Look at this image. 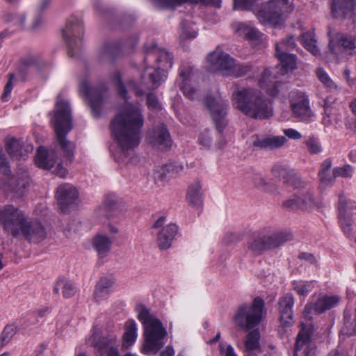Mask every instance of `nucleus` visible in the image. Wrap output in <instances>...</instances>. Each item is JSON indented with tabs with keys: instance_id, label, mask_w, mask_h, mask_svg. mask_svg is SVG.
I'll use <instances>...</instances> for the list:
<instances>
[{
	"instance_id": "nucleus-22",
	"label": "nucleus",
	"mask_w": 356,
	"mask_h": 356,
	"mask_svg": "<svg viewBox=\"0 0 356 356\" xmlns=\"http://www.w3.org/2000/svg\"><path fill=\"white\" fill-rule=\"evenodd\" d=\"M355 0H333L332 15L334 18H350L355 15Z\"/></svg>"
},
{
	"instance_id": "nucleus-23",
	"label": "nucleus",
	"mask_w": 356,
	"mask_h": 356,
	"mask_svg": "<svg viewBox=\"0 0 356 356\" xmlns=\"http://www.w3.org/2000/svg\"><path fill=\"white\" fill-rule=\"evenodd\" d=\"M339 298L337 296H323L319 298L316 302L307 304L305 308V312L309 314L312 309L317 313H323L337 306Z\"/></svg>"
},
{
	"instance_id": "nucleus-11",
	"label": "nucleus",
	"mask_w": 356,
	"mask_h": 356,
	"mask_svg": "<svg viewBox=\"0 0 356 356\" xmlns=\"http://www.w3.org/2000/svg\"><path fill=\"white\" fill-rule=\"evenodd\" d=\"M166 77L165 71L160 68L154 69L147 67L141 76L140 86L131 81L129 87H132L136 96L141 97L145 94V90H152L157 88Z\"/></svg>"
},
{
	"instance_id": "nucleus-43",
	"label": "nucleus",
	"mask_w": 356,
	"mask_h": 356,
	"mask_svg": "<svg viewBox=\"0 0 356 356\" xmlns=\"http://www.w3.org/2000/svg\"><path fill=\"white\" fill-rule=\"evenodd\" d=\"M252 70V65L248 63H242L236 64L234 62V66L232 68L229 75L234 77H241L248 74Z\"/></svg>"
},
{
	"instance_id": "nucleus-28",
	"label": "nucleus",
	"mask_w": 356,
	"mask_h": 356,
	"mask_svg": "<svg viewBox=\"0 0 356 356\" xmlns=\"http://www.w3.org/2000/svg\"><path fill=\"white\" fill-rule=\"evenodd\" d=\"M112 240L106 234H96L92 241L93 248L100 258L105 257L111 249Z\"/></svg>"
},
{
	"instance_id": "nucleus-48",
	"label": "nucleus",
	"mask_w": 356,
	"mask_h": 356,
	"mask_svg": "<svg viewBox=\"0 0 356 356\" xmlns=\"http://www.w3.org/2000/svg\"><path fill=\"white\" fill-rule=\"evenodd\" d=\"M199 143L204 148L209 149L213 144V137L209 129H204L199 135Z\"/></svg>"
},
{
	"instance_id": "nucleus-33",
	"label": "nucleus",
	"mask_w": 356,
	"mask_h": 356,
	"mask_svg": "<svg viewBox=\"0 0 356 356\" xmlns=\"http://www.w3.org/2000/svg\"><path fill=\"white\" fill-rule=\"evenodd\" d=\"M97 336L93 334L88 341L90 346L97 348L99 351L103 352L107 348L110 353V348L113 346L117 340L115 335H108L106 337H99L98 341H96Z\"/></svg>"
},
{
	"instance_id": "nucleus-5",
	"label": "nucleus",
	"mask_w": 356,
	"mask_h": 356,
	"mask_svg": "<svg viewBox=\"0 0 356 356\" xmlns=\"http://www.w3.org/2000/svg\"><path fill=\"white\" fill-rule=\"evenodd\" d=\"M51 122L56 140L65 156L68 157L71 162L75 146L72 142L66 138L68 133L73 129L71 108L67 102L57 101Z\"/></svg>"
},
{
	"instance_id": "nucleus-18",
	"label": "nucleus",
	"mask_w": 356,
	"mask_h": 356,
	"mask_svg": "<svg viewBox=\"0 0 356 356\" xmlns=\"http://www.w3.org/2000/svg\"><path fill=\"white\" fill-rule=\"evenodd\" d=\"M207 59L213 69L221 72H226L227 74L229 75L234 66V58L228 54L217 49L209 54Z\"/></svg>"
},
{
	"instance_id": "nucleus-10",
	"label": "nucleus",
	"mask_w": 356,
	"mask_h": 356,
	"mask_svg": "<svg viewBox=\"0 0 356 356\" xmlns=\"http://www.w3.org/2000/svg\"><path fill=\"white\" fill-rule=\"evenodd\" d=\"M79 92L88 101L92 115L98 118L108 97V90L104 86L91 87L86 80L80 83Z\"/></svg>"
},
{
	"instance_id": "nucleus-52",
	"label": "nucleus",
	"mask_w": 356,
	"mask_h": 356,
	"mask_svg": "<svg viewBox=\"0 0 356 356\" xmlns=\"http://www.w3.org/2000/svg\"><path fill=\"white\" fill-rule=\"evenodd\" d=\"M353 169L350 165H346L342 167H337L333 169L334 177H342L349 178L353 175Z\"/></svg>"
},
{
	"instance_id": "nucleus-49",
	"label": "nucleus",
	"mask_w": 356,
	"mask_h": 356,
	"mask_svg": "<svg viewBox=\"0 0 356 356\" xmlns=\"http://www.w3.org/2000/svg\"><path fill=\"white\" fill-rule=\"evenodd\" d=\"M305 145L308 152L311 154H316L322 152V147L318 140L314 137H309L305 141Z\"/></svg>"
},
{
	"instance_id": "nucleus-36",
	"label": "nucleus",
	"mask_w": 356,
	"mask_h": 356,
	"mask_svg": "<svg viewBox=\"0 0 356 356\" xmlns=\"http://www.w3.org/2000/svg\"><path fill=\"white\" fill-rule=\"evenodd\" d=\"M282 179L284 184L294 188H303L306 185L293 170H283Z\"/></svg>"
},
{
	"instance_id": "nucleus-31",
	"label": "nucleus",
	"mask_w": 356,
	"mask_h": 356,
	"mask_svg": "<svg viewBox=\"0 0 356 356\" xmlns=\"http://www.w3.org/2000/svg\"><path fill=\"white\" fill-rule=\"evenodd\" d=\"M234 29L238 35L252 42H258L262 37V33L258 29L243 23L236 24Z\"/></svg>"
},
{
	"instance_id": "nucleus-24",
	"label": "nucleus",
	"mask_w": 356,
	"mask_h": 356,
	"mask_svg": "<svg viewBox=\"0 0 356 356\" xmlns=\"http://www.w3.org/2000/svg\"><path fill=\"white\" fill-rule=\"evenodd\" d=\"M147 56L145 58L146 61L149 57H153L157 63H161L163 67L171 68L172 66V56L164 49L159 47L153 44L150 47H146Z\"/></svg>"
},
{
	"instance_id": "nucleus-47",
	"label": "nucleus",
	"mask_w": 356,
	"mask_h": 356,
	"mask_svg": "<svg viewBox=\"0 0 356 356\" xmlns=\"http://www.w3.org/2000/svg\"><path fill=\"white\" fill-rule=\"evenodd\" d=\"M248 248L255 255H259L264 252V246L261 245L258 234L250 240L248 243Z\"/></svg>"
},
{
	"instance_id": "nucleus-57",
	"label": "nucleus",
	"mask_w": 356,
	"mask_h": 356,
	"mask_svg": "<svg viewBox=\"0 0 356 356\" xmlns=\"http://www.w3.org/2000/svg\"><path fill=\"white\" fill-rule=\"evenodd\" d=\"M35 165L41 168L44 169V147L40 146L37 150L35 157Z\"/></svg>"
},
{
	"instance_id": "nucleus-64",
	"label": "nucleus",
	"mask_w": 356,
	"mask_h": 356,
	"mask_svg": "<svg viewBox=\"0 0 356 356\" xmlns=\"http://www.w3.org/2000/svg\"><path fill=\"white\" fill-rule=\"evenodd\" d=\"M51 173L60 178L65 179L68 175V170L64 168L60 163H58L56 167L52 170Z\"/></svg>"
},
{
	"instance_id": "nucleus-35",
	"label": "nucleus",
	"mask_w": 356,
	"mask_h": 356,
	"mask_svg": "<svg viewBox=\"0 0 356 356\" xmlns=\"http://www.w3.org/2000/svg\"><path fill=\"white\" fill-rule=\"evenodd\" d=\"M202 186L199 181L189 186L187 192L186 199L193 207H199L202 204V193L201 191Z\"/></svg>"
},
{
	"instance_id": "nucleus-16",
	"label": "nucleus",
	"mask_w": 356,
	"mask_h": 356,
	"mask_svg": "<svg viewBox=\"0 0 356 356\" xmlns=\"http://www.w3.org/2000/svg\"><path fill=\"white\" fill-rule=\"evenodd\" d=\"M258 235L264 251L278 248L293 239V234L290 232H279L270 234L264 230L259 232Z\"/></svg>"
},
{
	"instance_id": "nucleus-45",
	"label": "nucleus",
	"mask_w": 356,
	"mask_h": 356,
	"mask_svg": "<svg viewBox=\"0 0 356 356\" xmlns=\"http://www.w3.org/2000/svg\"><path fill=\"white\" fill-rule=\"evenodd\" d=\"M16 334V327L13 325H6L0 335V346L3 347L10 342Z\"/></svg>"
},
{
	"instance_id": "nucleus-63",
	"label": "nucleus",
	"mask_w": 356,
	"mask_h": 356,
	"mask_svg": "<svg viewBox=\"0 0 356 356\" xmlns=\"http://www.w3.org/2000/svg\"><path fill=\"white\" fill-rule=\"evenodd\" d=\"M321 183L325 186L332 185L334 181V175H331L330 172L325 173L318 174Z\"/></svg>"
},
{
	"instance_id": "nucleus-60",
	"label": "nucleus",
	"mask_w": 356,
	"mask_h": 356,
	"mask_svg": "<svg viewBox=\"0 0 356 356\" xmlns=\"http://www.w3.org/2000/svg\"><path fill=\"white\" fill-rule=\"evenodd\" d=\"M56 163V156L53 151L46 149V170H51Z\"/></svg>"
},
{
	"instance_id": "nucleus-26",
	"label": "nucleus",
	"mask_w": 356,
	"mask_h": 356,
	"mask_svg": "<svg viewBox=\"0 0 356 356\" xmlns=\"http://www.w3.org/2000/svg\"><path fill=\"white\" fill-rule=\"evenodd\" d=\"M178 227L175 224H169L165 226L158 234L157 244L160 249L167 250L172 244L175 235L177 233Z\"/></svg>"
},
{
	"instance_id": "nucleus-6",
	"label": "nucleus",
	"mask_w": 356,
	"mask_h": 356,
	"mask_svg": "<svg viewBox=\"0 0 356 356\" xmlns=\"http://www.w3.org/2000/svg\"><path fill=\"white\" fill-rule=\"evenodd\" d=\"M264 300L257 296L251 305H241L234 316L235 324L241 329L251 330L261 322L264 313Z\"/></svg>"
},
{
	"instance_id": "nucleus-37",
	"label": "nucleus",
	"mask_w": 356,
	"mask_h": 356,
	"mask_svg": "<svg viewBox=\"0 0 356 356\" xmlns=\"http://www.w3.org/2000/svg\"><path fill=\"white\" fill-rule=\"evenodd\" d=\"M317 40L312 31H307L301 35V43L307 50L310 51L314 56L320 54L319 49L316 45Z\"/></svg>"
},
{
	"instance_id": "nucleus-1",
	"label": "nucleus",
	"mask_w": 356,
	"mask_h": 356,
	"mask_svg": "<svg viewBox=\"0 0 356 356\" xmlns=\"http://www.w3.org/2000/svg\"><path fill=\"white\" fill-rule=\"evenodd\" d=\"M143 124L140 109L131 104L123 106L111 121V133L124 153L138 146Z\"/></svg>"
},
{
	"instance_id": "nucleus-19",
	"label": "nucleus",
	"mask_w": 356,
	"mask_h": 356,
	"mask_svg": "<svg viewBox=\"0 0 356 356\" xmlns=\"http://www.w3.org/2000/svg\"><path fill=\"white\" fill-rule=\"evenodd\" d=\"M291 107L296 117L307 118L312 115L309 99L302 92H295L291 96Z\"/></svg>"
},
{
	"instance_id": "nucleus-32",
	"label": "nucleus",
	"mask_w": 356,
	"mask_h": 356,
	"mask_svg": "<svg viewBox=\"0 0 356 356\" xmlns=\"http://www.w3.org/2000/svg\"><path fill=\"white\" fill-rule=\"evenodd\" d=\"M60 289H62V294L65 298H70L74 296L76 292L74 284L65 277L59 278L56 282L54 286V293L58 294Z\"/></svg>"
},
{
	"instance_id": "nucleus-38",
	"label": "nucleus",
	"mask_w": 356,
	"mask_h": 356,
	"mask_svg": "<svg viewBox=\"0 0 356 356\" xmlns=\"http://www.w3.org/2000/svg\"><path fill=\"white\" fill-rule=\"evenodd\" d=\"M254 185L260 190L269 193H278V188L276 185L270 181H268L261 175H255L253 178Z\"/></svg>"
},
{
	"instance_id": "nucleus-50",
	"label": "nucleus",
	"mask_w": 356,
	"mask_h": 356,
	"mask_svg": "<svg viewBox=\"0 0 356 356\" xmlns=\"http://www.w3.org/2000/svg\"><path fill=\"white\" fill-rule=\"evenodd\" d=\"M234 8L255 12V0H234Z\"/></svg>"
},
{
	"instance_id": "nucleus-17",
	"label": "nucleus",
	"mask_w": 356,
	"mask_h": 356,
	"mask_svg": "<svg viewBox=\"0 0 356 356\" xmlns=\"http://www.w3.org/2000/svg\"><path fill=\"white\" fill-rule=\"evenodd\" d=\"M294 298L290 293H286L279 300L280 321L283 327H289L294 323L293 307Z\"/></svg>"
},
{
	"instance_id": "nucleus-12",
	"label": "nucleus",
	"mask_w": 356,
	"mask_h": 356,
	"mask_svg": "<svg viewBox=\"0 0 356 356\" xmlns=\"http://www.w3.org/2000/svg\"><path fill=\"white\" fill-rule=\"evenodd\" d=\"M55 197L63 213H68L70 209L75 208L79 202V193L77 188L69 183H63L58 186L55 193Z\"/></svg>"
},
{
	"instance_id": "nucleus-29",
	"label": "nucleus",
	"mask_w": 356,
	"mask_h": 356,
	"mask_svg": "<svg viewBox=\"0 0 356 356\" xmlns=\"http://www.w3.org/2000/svg\"><path fill=\"white\" fill-rule=\"evenodd\" d=\"M138 39L136 36H133L123 44H120L119 42L106 43L104 45V53L113 56L119 50H124L127 52L130 51L134 49L138 42Z\"/></svg>"
},
{
	"instance_id": "nucleus-27",
	"label": "nucleus",
	"mask_w": 356,
	"mask_h": 356,
	"mask_svg": "<svg viewBox=\"0 0 356 356\" xmlns=\"http://www.w3.org/2000/svg\"><path fill=\"white\" fill-rule=\"evenodd\" d=\"M260 338V332L257 329L250 331L247 334L244 341L245 356L256 355L261 352L259 343Z\"/></svg>"
},
{
	"instance_id": "nucleus-46",
	"label": "nucleus",
	"mask_w": 356,
	"mask_h": 356,
	"mask_svg": "<svg viewBox=\"0 0 356 356\" xmlns=\"http://www.w3.org/2000/svg\"><path fill=\"white\" fill-rule=\"evenodd\" d=\"M338 204H339V206H338L339 215H340V209L342 205L343 206V207L344 209L343 213L345 216H348V213L356 208V206L355 205V203L354 202H353L352 200L347 199L343 195V193H341L339 195Z\"/></svg>"
},
{
	"instance_id": "nucleus-15",
	"label": "nucleus",
	"mask_w": 356,
	"mask_h": 356,
	"mask_svg": "<svg viewBox=\"0 0 356 356\" xmlns=\"http://www.w3.org/2000/svg\"><path fill=\"white\" fill-rule=\"evenodd\" d=\"M312 334V328L302 323L296 337L293 356H314L311 339Z\"/></svg>"
},
{
	"instance_id": "nucleus-40",
	"label": "nucleus",
	"mask_w": 356,
	"mask_h": 356,
	"mask_svg": "<svg viewBox=\"0 0 356 356\" xmlns=\"http://www.w3.org/2000/svg\"><path fill=\"white\" fill-rule=\"evenodd\" d=\"M341 332L343 334L349 336L356 334V309L353 315L345 313L343 326Z\"/></svg>"
},
{
	"instance_id": "nucleus-14",
	"label": "nucleus",
	"mask_w": 356,
	"mask_h": 356,
	"mask_svg": "<svg viewBox=\"0 0 356 356\" xmlns=\"http://www.w3.org/2000/svg\"><path fill=\"white\" fill-rule=\"evenodd\" d=\"M146 139L150 145L159 150H167L172 145L170 132L163 124L149 129L147 132Z\"/></svg>"
},
{
	"instance_id": "nucleus-2",
	"label": "nucleus",
	"mask_w": 356,
	"mask_h": 356,
	"mask_svg": "<svg viewBox=\"0 0 356 356\" xmlns=\"http://www.w3.org/2000/svg\"><path fill=\"white\" fill-rule=\"evenodd\" d=\"M233 106L253 119H268L273 111L269 100L257 89L243 88L232 92Z\"/></svg>"
},
{
	"instance_id": "nucleus-44",
	"label": "nucleus",
	"mask_w": 356,
	"mask_h": 356,
	"mask_svg": "<svg viewBox=\"0 0 356 356\" xmlns=\"http://www.w3.org/2000/svg\"><path fill=\"white\" fill-rule=\"evenodd\" d=\"M296 46L293 35H289L284 38L280 43L276 44V52H287V51L295 49Z\"/></svg>"
},
{
	"instance_id": "nucleus-34",
	"label": "nucleus",
	"mask_w": 356,
	"mask_h": 356,
	"mask_svg": "<svg viewBox=\"0 0 356 356\" xmlns=\"http://www.w3.org/2000/svg\"><path fill=\"white\" fill-rule=\"evenodd\" d=\"M286 141V139L284 136H275L273 138L258 139L253 143V145L254 147H258L261 149H273L282 147Z\"/></svg>"
},
{
	"instance_id": "nucleus-53",
	"label": "nucleus",
	"mask_w": 356,
	"mask_h": 356,
	"mask_svg": "<svg viewBox=\"0 0 356 356\" xmlns=\"http://www.w3.org/2000/svg\"><path fill=\"white\" fill-rule=\"evenodd\" d=\"M146 105L152 110L160 111L162 108L157 97L152 92L147 94Z\"/></svg>"
},
{
	"instance_id": "nucleus-3",
	"label": "nucleus",
	"mask_w": 356,
	"mask_h": 356,
	"mask_svg": "<svg viewBox=\"0 0 356 356\" xmlns=\"http://www.w3.org/2000/svg\"><path fill=\"white\" fill-rule=\"evenodd\" d=\"M0 223L8 234L15 238L22 235L27 240L38 236L42 229L40 223L30 220L22 211L10 204L0 209Z\"/></svg>"
},
{
	"instance_id": "nucleus-21",
	"label": "nucleus",
	"mask_w": 356,
	"mask_h": 356,
	"mask_svg": "<svg viewBox=\"0 0 356 356\" xmlns=\"http://www.w3.org/2000/svg\"><path fill=\"white\" fill-rule=\"evenodd\" d=\"M6 150L13 159H24L28 154L32 152L33 146L31 145H24L22 140L12 138L6 141Z\"/></svg>"
},
{
	"instance_id": "nucleus-54",
	"label": "nucleus",
	"mask_w": 356,
	"mask_h": 356,
	"mask_svg": "<svg viewBox=\"0 0 356 356\" xmlns=\"http://www.w3.org/2000/svg\"><path fill=\"white\" fill-rule=\"evenodd\" d=\"M292 285L293 290L300 296H306L313 289V286L311 283L303 284L295 282Z\"/></svg>"
},
{
	"instance_id": "nucleus-7",
	"label": "nucleus",
	"mask_w": 356,
	"mask_h": 356,
	"mask_svg": "<svg viewBox=\"0 0 356 356\" xmlns=\"http://www.w3.org/2000/svg\"><path fill=\"white\" fill-rule=\"evenodd\" d=\"M205 103L211 113L216 129L218 134V140L215 143V146L218 149H221L227 143L222 132L227 126V120L226 119L228 109L227 101L224 99L220 95H216V96L207 95Z\"/></svg>"
},
{
	"instance_id": "nucleus-42",
	"label": "nucleus",
	"mask_w": 356,
	"mask_h": 356,
	"mask_svg": "<svg viewBox=\"0 0 356 356\" xmlns=\"http://www.w3.org/2000/svg\"><path fill=\"white\" fill-rule=\"evenodd\" d=\"M341 207H343V205ZM344 209L343 207H341L340 209V215H339V221L341 225V227L344 233V234L350 238L352 236V223L353 220L350 217V216H345L343 213Z\"/></svg>"
},
{
	"instance_id": "nucleus-62",
	"label": "nucleus",
	"mask_w": 356,
	"mask_h": 356,
	"mask_svg": "<svg viewBox=\"0 0 356 356\" xmlns=\"http://www.w3.org/2000/svg\"><path fill=\"white\" fill-rule=\"evenodd\" d=\"M40 62V59L38 56H30L22 60V64L27 67H38Z\"/></svg>"
},
{
	"instance_id": "nucleus-30",
	"label": "nucleus",
	"mask_w": 356,
	"mask_h": 356,
	"mask_svg": "<svg viewBox=\"0 0 356 356\" xmlns=\"http://www.w3.org/2000/svg\"><path fill=\"white\" fill-rule=\"evenodd\" d=\"M276 57L280 61V72L282 75L287 74L296 68V56L286 51L276 52Z\"/></svg>"
},
{
	"instance_id": "nucleus-56",
	"label": "nucleus",
	"mask_w": 356,
	"mask_h": 356,
	"mask_svg": "<svg viewBox=\"0 0 356 356\" xmlns=\"http://www.w3.org/2000/svg\"><path fill=\"white\" fill-rule=\"evenodd\" d=\"M81 227V222L73 220L67 224L66 227L64 228V232L67 237H70L71 234L72 232L76 233L79 232Z\"/></svg>"
},
{
	"instance_id": "nucleus-41",
	"label": "nucleus",
	"mask_w": 356,
	"mask_h": 356,
	"mask_svg": "<svg viewBox=\"0 0 356 356\" xmlns=\"http://www.w3.org/2000/svg\"><path fill=\"white\" fill-rule=\"evenodd\" d=\"M337 41L339 47L344 51L350 52L355 49L356 42L352 37L338 33L337 35Z\"/></svg>"
},
{
	"instance_id": "nucleus-59",
	"label": "nucleus",
	"mask_w": 356,
	"mask_h": 356,
	"mask_svg": "<svg viewBox=\"0 0 356 356\" xmlns=\"http://www.w3.org/2000/svg\"><path fill=\"white\" fill-rule=\"evenodd\" d=\"M115 87L118 94L122 96L124 99H127V89L124 86L120 74L118 73L115 77Z\"/></svg>"
},
{
	"instance_id": "nucleus-9",
	"label": "nucleus",
	"mask_w": 356,
	"mask_h": 356,
	"mask_svg": "<svg viewBox=\"0 0 356 356\" xmlns=\"http://www.w3.org/2000/svg\"><path fill=\"white\" fill-rule=\"evenodd\" d=\"M63 37L68 48V55L74 57L82 47L83 26L82 22L75 16H71L66 22L63 31Z\"/></svg>"
},
{
	"instance_id": "nucleus-55",
	"label": "nucleus",
	"mask_w": 356,
	"mask_h": 356,
	"mask_svg": "<svg viewBox=\"0 0 356 356\" xmlns=\"http://www.w3.org/2000/svg\"><path fill=\"white\" fill-rule=\"evenodd\" d=\"M202 0H160L165 7L175 8L184 3L197 4Z\"/></svg>"
},
{
	"instance_id": "nucleus-58",
	"label": "nucleus",
	"mask_w": 356,
	"mask_h": 356,
	"mask_svg": "<svg viewBox=\"0 0 356 356\" xmlns=\"http://www.w3.org/2000/svg\"><path fill=\"white\" fill-rule=\"evenodd\" d=\"M14 79V74H9V80L8 81L7 83L6 84L3 90V92L1 95V98L3 101H7L8 97L10 96L13 88V79Z\"/></svg>"
},
{
	"instance_id": "nucleus-4",
	"label": "nucleus",
	"mask_w": 356,
	"mask_h": 356,
	"mask_svg": "<svg viewBox=\"0 0 356 356\" xmlns=\"http://www.w3.org/2000/svg\"><path fill=\"white\" fill-rule=\"evenodd\" d=\"M138 318L144 327V343L141 349L143 354H156L165 344L167 331L161 321L150 314L144 305L137 307Z\"/></svg>"
},
{
	"instance_id": "nucleus-13",
	"label": "nucleus",
	"mask_w": 356,
	"mask_h": 356,
	"mask_svg": "<svg viewBox=\"0 0 356 356\" xmlns=\"http://www.w3.org/2000/svg\"><path fill=\"white\" fill-rule=\"evenodd\" d=\"M282 206L289 210L311 211L319 208L321 203L314 197L313 193L307 190L296 193L291 198L284 201Z\"/></svg>"
},
{
	"instance_id": "nucleus-8",
	"label": "nucleus",
	"mask_w": 356,
	"mask_h": 356,
	"mask_svg": "<svg viewBox=\"0 0 356 356\" xmlns=\"http://www.w3.org/2000/svg\"><path fill=\"white\" fill-rule=\"evenodd\" d=\"M293 9L290 0H270L257 10L256 15L261 24L276 26L282 24L283 15Z\"/></svg>"
},
{
	"instance_id": "nucleus-61",
	"label": "nucleus",
	"mask_w": 356,
	"mask_h": 356,
	"mask_svg": "<svg viewBox=\"0 0 356 356\" xmlns=\"http://www.w3.org/2000/svg\"><path fill=\"white\" fill-rule=\"evenodd\" d=\"M0 170L4 175H9L10 170L8 165V162L3 151L0 150Z\"/></svg>"
},
{
	"instance_id": "nucleus-25",
	"label": "nucleus",
	"mask_w": 356,
	"mask_h": 356,
	"mask_svg": "<svg viewBox=\"0 0 356 356\" xmlns=\"http://www.w3.org/2000/svg\"><path fill=\"white\" fill-rule=\"evenodd\" d=\"M114 282V279L111 276L102 277L99 279L95 285L93 293L94 299L96 302H100L108 297Z\"/></svg>"
},
{
	"instance_id": "nucleus-20",
	"label": "nucleus",
	"mask_w": 356,
	"mask_h": 356,
	"mask_svg": "<svg viewBox=\"0 0 356 356\" xmlns=\"http://www.w3.org/2000/svg\"><path fill=\"white\" fill-rule=\"evenodd\" d=\"M193 69L189 65H182L179 70L178 84L184 95L190 99H194L196 90L189 83L192 76Z\"/></svg>"
},
{
	"instance_id": "nucleus-39",
	"label": "nucleus",
	"mask_w": 356,
	"mask_h": 356,
	"mask_svg": "<svg viewBox=\"0 0 356 356\" xmlns=\"http://www.w3.org/2000/svg\"><path fill=\"white\" fill-rule=\"evenodd\" d=\"M136 322L131 319L128 320L125 323V332L123 334L124 343H127V346H131L136 341L137 337Z\"/></svg>"
},
{
	"instance_id": "nucleus-51",
	"label": "nucleus",
	"mask_w": 356,
	"mask_h": 356,
	"mask_svg": "<svg viewBox=\"0 0 356 356\" xmlns=\"http://www.w3.org/2000/svg\"><path fill=\"white\" fill-rule=\"evenodd\" d=\"M316 75L318 79L323 83V85L330 90L335 89L337 86L330 79L328 75L322 68L316 70Z\"/></svg>"
}]
</instances>
